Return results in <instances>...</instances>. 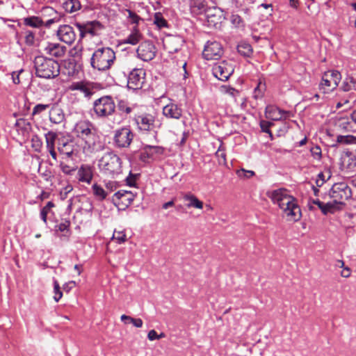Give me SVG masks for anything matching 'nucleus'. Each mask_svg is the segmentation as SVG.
I'll list each match as a JSON object with an SVG mask.
<instances>
[{
  "label": "nucleus",
  "instance_id": "27",
  "mask_svg": "<svg viewBox=\"0 0 356 356\" xmlns=\"http://www.w3.org/2000/svg\"><path fill=\"white\" fill-rule=\"evenodd\" d=\"M65 119L63 110L58 107H53L49 111V120L52 123L60 124Z\"/></svg>",
  "mask_w": 356,
  "mask_h": 356
},
{
  "label": "nucleus",
  "instance_id": "43",
  "mask_svg": "<svg viewBox=\"0 0 356 356\" xmlns=\"http://www.w3.org/2000/svg\"><path fill=\"white\" fill-rule=\"evenodd\" d=\"M54 299L56 302H58L59 300L63 296V293L60 291V288L58 284V282L56 280H54Z\"/></svg>",
  "mask_w": 356,
  "mask_h": 356
},
{
  "label": "nucleus",
  "instance_id": "12",
  "mask_svg": "<svg viewBox=\"0 0 356 356\" xmlns=\"http://www.w3.org/2000/svg\"><path fill=\"white\" fill-rule=\"evenodd\" d=\"M145 80V72L143 69L134 68L128 76L127 86L130 89L142 88Z\"/></svg>",
  "mask_w": 356,
  "mask_h": 356
},
{
  "label": "nucleus",
  "instance_id": "48",
  "mask_svg": "<svg viewBox=\"0 0 356 356\" xmlns=\"http://www.w3.org/2000/svg\"><path fill=\"white\" fill-rule=\"evenodd\" d=\"M72 190H73V187L70 184H68L63 188H62L60 191V196L61 200L66 199L68 193H70Z\"/></svg>",
  "mask_w": 356,
  "mask_h": 356
},
{
  "label": "nucleus",
  "instance_id": "40",
  "mask_svg": "<svg viewBox=\"0 0 356 356\" xmlns=\"http://www.w3.org/2000/svg\"><path fill=\"white\" fill-rule=\"evenodd\" d=\"M236 175L241 179H250L255 175V172L252 170H247L241 168L236 171Z\"/></svg>",
  "mask_w": 356,
  "mask_h": 356
},
{
  "label": "nucleus",
  "instance_id": "19",
  "mask_svg": "<svg viewBox=\"0 0 356 356\" xmlns=\"http://www.w3.org/2000/svg\"><path fill=\"white\" fill-rule=\"evenodd\" d=\"M135 195L129 191L121 190L114 194L113 200L122 209H125L134 201Z\"/></svg>",
  "mask_w": 356,
  "mask_h": 356
},
{
  "label": "nucleus",
  "instance_id": "8",
  "mask_svg": "<svg viewBox=\"0 0 356 356\" xmlns=\"http://www.w3.org/2000/svg\"><path fill=\"white\" fill-rule=\"evenodd\" d=\"M329 195L330 197L334 200L335 203L343 206L345 204V201L351 197L352 191L346 183L339 182L332 186Z\"/></svg>",
  "mask_w": 356,
  "mask_h": 356
},
{
  "label": "nucleus",
  "instance_id": "45",
  "mask_svg": "<svg viewBox=\"0 0 356 356\" xmlns=\"http://www.w3.org/2000/svg\"><path fill=\"white\" fill-rule=\"evenodd\" d=\"M118 108L120 111L129 114L132 111V108L124 100H120L118 102Z\"/></svg>",
  "mask_w": 356,
  "mask_h": 356
},
{
  "label": "nucleus",
  "instance_id": "60",
  "mask_svg": "<svg viewBox=\"0 0 356 356\" xmlns=\"http://www.w3.org/2000/svg\"><path fill=\"white\" fill-rule=\"evenodd\" d=\"M81 47L76 45L70 51V54L72 56H81Z\"/></svg>",
  "mask_w": 356,
  "mask_h": 356
},
{
  "label": "nucleus",
  "instance_id": "25",
  "mask_svg": "<svg viewBox=\"0 0 356 356\" xmlns=\"http://www.w3.org/2000/svg\"><path fill=\"white\" fill-rule=\"evenodd\" d=\"M184 201L188 202L186 204L188 208H195L198 209H202L204 207L203 202L200 200L195 195L188 193L185 194L183 197Z\"/></svg>",
  "mask_w": 356,
  "mask_h": 356
},
{
  "label": "nucleus",
  "instance_id": "24",
  "mask_svg": "<svg viewBox=\"0 0 356 356\" xmlns=\"http://www.w3.org/2000/svg\"><path fill=\"white\" fill-rule=\"evenodd\" d=\"M93 177L92 168L88 165H82L78 170L77 178L79 181L90 184Z\"/></svg>",
  "mask_w": 356,
  "mask_h": 356
},
{
  "label": "nucleus",
  "instance_id": "26",
  "mask_svg": "<svg viewBox=\"0 0 356 356\" xmlns=\"http://www.w3.org/2000/svg\"><path fill=\"white\" fill-rule=\"evenodd\" d=\"M339 92L348 93L356 92V80L351 76L346 77L343 81Z\"/></svg>",
  "mask_w": 356,
  "mask_h": 356
},
{
  "label": "nucleus",
  "instance_id": "51",
  "mask_svg": "<svg viewBox=\"0 0 356 356\" xmlns=\"http://www.w3.org/2000/svg\"><path fill=\"white\" fill-rule=\"evenodd\" d=\"M60 168L62 172L65 175H72V172L75 171V169L73 167H71L63 162L60 163Z\"/></svg>",
  "mask_w": 356,
  "mask_h": 356
},
{
  "label": "nucleus",
  "instance_id": "49",
  "mask_svg": "<svg viewBox=\"0 0 356 356\" xmlns=\"http://www.w3.org/2000/svg\"><path fill=\"white\" fill-rule=\"evenodd\" d=\"M312 156L316 160H320L321 158V149L318 146H315L310 149Z\"/></svg>",
  "mask_w": 356,
  "mask_h": 356
},
{
  "label": "nucleus",
  "instance_id": "15",
  "mask_svg": "<svg viewBox=\"0 0 356 356\" xmlns=\"http://www.w3.org/2000/svg\"><path fill=\"white\" fill-rule=\"evenodd\" d=\"M156 54V49L154 44L149 41L142 42L137 49L138 56L144 61L152 60Z\"/></svg>",
  "mask_w": 356,
  "mask_h": 356
},
{
  "label": "nucleus",
  "instance_id": "59",
  "mask_svg": "<svg viewBox=\"0 0 356 356\" xmlns=\"http://www.w3.org/2000/svg\"><path fill=\"white\" fill-rule=\"evenodd\" d=\"M225 92L227 95H229L233 97H236L240 95V92L233 88L229 87V88H225Z\"/></svg>",
  "mask_w": 356,
  "mask_h": 356
},
{
  "label": "nucleus",
  "instance_id": "56",
  "mask_svg": "<svg viewBox=\"0 0 356 356\" xmlns=\"http://www.w3.org/2000/svg\"><path fill=\"white\" fill-rule=\"evenodd\" d=\"M38 172L47 181L49 180L51 177V171L48 170H45L44 171H42V167L40 165L39 166V168H38Z\"/></svg>",
  "mask_w": 356,
  "mask_h": 356
},
{
  "label": "nucleus",
  "instance_id": "3",
  "mask_svg": "<svg viewBox=\"0 0 356 356\" xmlns=\"http://www.w3.org/2000/svg\"><path fill=\"white\" fill-rule=\"evenodd\" d=\"M34 67L37 76L44 79H53L60 74L59 63L44 56H36L34 60Z\"/></svg>",
  "mask_w": 356,
  "mask_h": 356
},
{
  "label": "nucleus",
  "instance_id": "55",
  "mask_svg": "<svg viewBox=\"0 0 356 356\" xmlns=\"http://www.w3.org/2000/svg\"><path fill=\"white\" fill-rule=\"evenodd\" d=\"M30 124L29 122H26L24 119H19L16 121L15 127L19 129H26L27 127H29Z\"/></svg>",
  "mask_w": 356,
  "mask_h": 356
},
{
  "label": "nucleus",
  "instance_id": "17",
  "mask_svg": "<svg viewBox=\"0 0 356 356\" xmlns=\"http://www.w3.org/2000/svg\"><path fill=\"white\" fill-rule=\"evenodd\" d=\"M76 26L80 31L81 38L84 37L86 33L92 35H98L103 28L102 24L97 21H92L86 24L76 23Z\"/></svg>",
  "mask_w": 356,
  "mask_h": 356
},
{
  "label": "nucleus",
  "instance_id": "57",
  "mask_svg": "<svg viewBox=\"0 0 356 356\" xmlns=\"http://www.w3.org/2000/svg\"><path fill=\"white\" fill-rule=\"evenodd\" d=\"M271 125H273V123L270 122L262 121L261 122V128L262 131L264 132L268 133L270 134V136L272 137V134L269 130V127Z\"/></svg>",
  "mask_w": 356,
  "mask_h": 356
},
{
  "label": "nucleus",
  "instance_id": "32",
  "mask_svg": "<svg viewBox=\"0 0 356 356\" xmlns=\"http://www.w3.org/2000/svg\"><path fill=\"white\" fill-rule=\"evenodd\" d=\"M92 190L94 195L99 200H104L108 195V192L97 184L92 185Z\"/></svg>",
  "mask_w": 356,
  "mask_h": 356
},
{
  "label": "nucleus",
  "instance_id": "31",
  "mask_svg": "<svg viewBox=\"0 0 356 356\" xmlns=\"http://www.w3.org/2000/svg\"><path fill=\"white\" fill-rule=\"evenodd\" d=\"M144 149L148 157L151 158L161 155L164 153V149L160 146L146 145L144 147Z\"/></svg>",
  "mask_w": 356,
  "mask_h": 356
},
{
  "label": "nucleus",
  "instance_id": "22",
  "mask_svg": "<svg viewBox=\"0 0 356 356\" xmlns=\"http://www.w3.org/2000/svg\"><path fill=\"white\" fill-rule=\"evenodd\" d=\"M339 92L337 94V97L339 98V101L337 103V108H340L342 106H346V108H351L353 105V103L356 102V92H349L346 94L341 93Z\"/></svg>",
  "mask_w": 356,
  "mask_h": 356
},
{
  "label": "nucleus",
  "instance_id": "62",
  "mask_svg": "<svg viewBox=\"0 0 356 356\" xmlns=\"http://www.w3.org/2000/svg\"><path fill=\"white\" fill-rule=\"evenodd\" d=\"M351 275V270L348 267H344L341 273V275L343 277L348 278Z\"/></svg>",
  "mask_w": 356,
  "mask_h": 356
},
{
  "label": "nucleus",
  "instance_id": "50",
  "mask_svg": "<svg viewBox=\"0 0 356 356\" xmlns=\"http://www.w3.org/2000/svg\"><path fill=\"white\" fill-rule=\"evenodd\" d=\"M70 225V222L69 220H65L63 222L56 226V230L60 232L67 231L69 229Z\"/></svg>",
  "mask_w": 356,
  "mask_h": 356
},
{
  "label": "nucleus",
  "instance_id": "52",
  "mask_svg": "<svg viewBox=\"0 0 356 356\" xmlns=\"http://www.w3.org/2000/svg\"><path fill=\"white\" fill-rule=\"evenodd\" d=\"M49 107L48 104H37L33 110V115H36L45 111Z\"/></svg>",
  "mask_w": 356,
  "mask_h": 356
},
{
  "label": "nucleus",
  "instance_id": "37",
  "mask_svg": "<svg viewBox=\"0 0 356 356\" xmlns=\"http://www.w3.org/2000/svg\"><path fill=\"white\" fill-rule=\"evenodd\" d=\"M225 149L223 147V145L221 143L216 152V156L218 159V163L221 165L226 164V154H225Z\"/></svg>",
  "mask_w": 356,
  "mask_h": 356
},
{
  "label": "nucleus",
  "instance_id": "44",
  "mask_svg": "<svg viewBox=\"0 0 356 356\" xmlns=\"http://www.w3.org/2000/svg\"><path fill=\"white\" fill-rule=\"evenodd\" d=\"M113 239L118 243H122L126 241L127 236L124 231H115L113 235Z\"/></svg>",
  "mask_w": 356,
  "mask_h": 356
},
{
  "label": "nucleus",
  "instance_id": "30",
  "mask_svg": "<svg viewBox=\"0 0 356 356\" xmlns=\"http://www.w3.org/2000/svg\"><path fill=\"white\" fill-rule=\"evenodd\" d=\"M142 39V35L136 26H134L131 33L124 40V43L133 45L138 43Z\"/></svg>",
  "mask_w": 356,
  "mask_h": 356
},
{
  "label": "nucleus",
  "instance_id": "13",
  "mask_svg": "<svg viewBox=\"0 0 356 356\" xmlns=\"http://www.w3.org/2000/svg\"><path fill=\"white\" fill-rule=\"evenodd\" d=\"M233 72V65L225 60L217 63L213 67V75L221 81H227Z\"/></svg>",
  "mask_w": 356,
  "mask_h": 356
},
{
  "label": "nucleus",
  "instance_id": "41",
  "mask_svg": "<svg viewBox=\"0 0 356 356\" xmlns=\"http://www.w3.org/2000/svg\"><path fill=\"white\" fill-rule=\"evenodd\" d=\"M120 318L121 321H124V319H129V322L132 323L136 327H141L143 324L142 319L134 318L125 314L122 315Z\"/></svg>",
  "mask_w": 356,
  "mask_h": 356
},
{
  "label": "nucleus",
  "instance_id": "61",
  "mask_svg": "<svg viewBox=\"0 0 356 356\" xmlns=\"http://www.w3.org/2000/svg\"><path fill=\"white\" fill-rule=\"evenodd\" d=\"M325 180L324 175L322 172L319 173L318 175V179L316 181L317 186L321 187L325 183Z\"/></svg>",
  "mask_w": 356,
  "mask_h": 356
},
{
  "label": "nucleus",
  "instance_id": "23",
  "mask_svg": "<svg viewBox=\"0 0 356 356\" xmlns=\"http://www.w3.org/2000/svg\"><path fill=\"white\" fill-rule=\"evenodd\" d=\"M163 114L168 118L179 119L182 115V110L175 104H168L163 108Z\"/></svg>",
  "mask_w": 356,
  "mask_h": 356
},
{
  "label": "nucleus",
  "instance_id": "9",
  "mask_svg": "<svg viewBox=\"0 0 356 356\" xmlns=\"http://www.w3.org/2000/svg\"><path fill=\"white\" fill-rule=\"evenodd\" d=\"M99 84L90 81H76L72 83L68 89L70 91L78 90L83 93L85 97L90 98L100 90Z\"/></svg>",
  "mask_w": 356,
  "mask_h": 356
},
{
  "label": "nucleus",
  "instance_id": "53",
  "mask_svg": "<svg viewBox=\"0 0 356 356\" xmlns=\"http://www.w3.org/2000/svg\"><path fill=\"white\" fill-rule=\"evenodd\" d=\"M231 22H232V23L234 25H235L236 26H240L243 23L242 18L241 17V16H239L237 14H232V16H231Z\"/></svg>",
  "mask_w": 356,
  "mask_h": 356
},
{
  "label": "nucleus",
  "instance_id": "46",
  "mask_svg": "<svg viewBox=\"0 0 356 356\" xmlns=\"http://www.w3.org/2000/svg\"><path fill=\"white\" fill-rule=\"evenodd\" d=\"M355 139V137L353 136H338L337 138V142L338 143H343V144H350L353 142V140Z\"/></svg>",
  "mask_w": 356,
  "mask_h": 356
},
{
  "label": "nucleus",
  "instance_id": "63",
  "mask_svg": "<svg viewBox=\"0 0 356 356\" xmlns=\"http://www.w3.org/2000/svg\"><path fill=\"white\" fill-rule=\"evenodd\" d=\"M147 338L150 341L158 339V334L154 330H151L147 334Z\"/></svg>",
  "mask_w": 356,
  "mask_h": 356
},
{
  "label": "nucleus",
  "instance_id": "54",
  "mask_svg": "<svg viewBox=\"0 0 356 356\" xmlns=\"http://www.w3.org/2000/svg\"><path fill=\"white\" fill-rule=\"evenodd\" d=\"M262 95H263V90L261 88V83L259 82V84L257 85V86L254 90L253 97L255 99H259V98L261 97Z\"/></svg>",
  "mask_w": 356,
  "mask_h": 356
},
{
  "label": "nucleus",
  "instance_id": "28",
  "mask_svg": "<svg viewBox=\"0 0 356 356\" xmlns=\"http://www.w3.org/2000/svg\"><path fill=\"white\" fill-rule=\"evenodd\" d=\"M74 150V142L72 140L62 141L59 144L58 151L60 154H65L70 158L72 156Z\"/></svg>",
  "mask_w": 356,
  "mask_h": 356
},
{
  "label": "nucleus",
  "instance_id": "6",
  "mask_svg": "<svg viewBox=\"0 0 356 356\" xmlns=\"http://www.w3.org/2000/svg\"><path fill=\"white\" fill-rule=\"evenodd\" d=\"M341 79V73L337 70H328L324 72L318 86L320 92L325 95L331 93L337 89Z\"/></svg>",
  "mask_w": 356,
  "mask_h": 356
},
{
  "label": "nucleus",
  "instance_id": "39",
  "mask_svg": "<svg viewBox=\"0 0 356 356\" xmlns=\"http://www.w3.org/2000/svg\"><path fill=\"white\" fill-rule=\"evenodd\" d=\"M54 204L52 202H48L47 204L41 209L40 217L44 223H47V217L51 209L54 207Z\"/></svg>",
  "mask_w": 356,
  "mask_h": 356
},
{
  "label": "nucleus",
  "instance_id": "35",
  "mask_svg": "<svg viewBox=\"0 0 356 356\" xmlns=\"http://www.w3.org/2000/svg\"><path fill=\"white\" fill-rule=\"evenodd\" d=\"M154 23L159 29L168 26L167 21L163 18V17L161 13H155L154 17Z\"/></svg>",
  "mask_w": 356,
  "mask_h": 356
},
{
  "label": "nucleus",
  "instance_id": "64",
  "mask_svg": "<svg viewBox=\"0 0 356 356\" xmlns=\"http://www.w3.org/2000/svg\"><path fill=\"white\" fill-rule=\"evenodd\" d=\"M22 70H20L18 74H16V72H13L12 74L13 76V81L15 84H19L20 83L19 80V73L22 72Z\"/></svg>",
  "mask_w": 356,
  "mask_h": 356
},
{
  "label": "nucleus",
  "instance_id": "10",
  "mask_svg": "<svg viewBox=\"0 0 356 356\" xmlns=\"http://www.w3.org/2000/svg\"><path fill=\"white\" fill-rule=\"evenodd\" d=\"M134 134L128 127H122L115 131L113 143L118 148H127L131 145Z\"/></svg>",
  "mask_w": 356,
  "mask_h": 356
},
{
  "label": "nucleus",
  "instance_id": "21",
  "mask_svg": "<svg viewBox=\"0 0 356 356\" xmlns=\"http://www.w3.org/2000/svg\"><path fill=\"white\" fill-rule=\"evenodd\" d=\"M66 51V47L59 43L54 42H47L43 49V51L45 54L55 58L63 57Z\"/></svg>",
  "mask_w": 356,
  "mask_h": 356
},
{
  "label": "nucleus",
  "instance_id": "7",
  "mask_svg": "<svg viewBox=\"0 0 356 356\" xmlns=\"http://www.w3.org/2000/svg\"><path fill=\"white\" fill-rule=\"evenodd\" d=\"M115 104L111 96H103L93 102V111L98 118H108L115 111Z\"/></svg>",
  "mask_w": 356,
  "mask_h": 356
},
{
  "label": "nucleus",
  "instance_id": "34",
  "mask_svg": "<svg viewBox=\"0 0 356 356\" xmlns=\"http://www.w3.org/2000/svg\"><path fill=\"white\" fill-rule=\"evenodd\" d=\"M56 137V134L53 131H49L45 134L46 147L47 149L54 148Z\"/></svg>",
  "mask_w": 356,
  "mask_h": 356
},
{
  "label": "nucleus",
  "instance_id": "33",
  "mask_svg": "<svg viewBox=\"0 0 356 356\" xmlns=\"http://www.w3.org/2000/svg\"><path fill=\"white\" fill-rule=\"evenodd\" d=\"M343 205L337 204L333 200L332 202H327L324 204L323 208H321V211L323 214H327V213H333L335 210L341 209Z\"/></svg>",
  "mask_w": 356,
  "mask_h": 356
},
{
  "label": "nucleus",
  "instance_id": "38",
  "mask_svg": "<svg viewBox=\"0 0 356 356\" xmlns=\"http://www.w3.org/2000/svg\"><path fill=\"white\" fill-rule=\"evenodd\" d=\"M23 33L26 44L28 46L33 45L35 43V33L30 30H25Z\"/></svg>",
  "mask_w": 356,
  "mask_h": 356
},
{
  "label": "nucleus",
  "instance_id": "4",
  "mask_svg": "<svg viewBox=\"0 0 356 356\" xmlns=\"http://www.w3.org/2000/svg\"><path fill=\"white\" fill-rule=\"evenodd\" d=\"M115 60V53L110 47H101L96 49L90 58V65L99 71L109 70Z\"/></svg>",
  "mask_w": 356,
  "mask_h": 356
},
{
  "label": "nucleus",
  "instance_id": "11",
  "mask_svg": "<svg viewBox=\"0 0 356 356\" xmlns=\"http://www.w3.org/2000/svg\"><path fill=\"white\" fill-rule=\"evenodd\" d=\"M156 113L153 112L139 115L135 120L140 130L152 131L156 127Z\"/></svg>",
  "mask_w": 356,
  "mask_h": 356
},
{
  "label": "nucleus",
  "instance_id": "42",
  "mask_svg": "<svg viewBox=\"0 0 356 356\" xmlns=\"http://www.w3.org/2000/svg\"><path fill=\"white\" fill-rule=\"evenodd\" d=\"M191 7L193 9V12H195V8L200 12H202L204 10L205 5L204 3V0H191Z\"/></svg>",
  "mask_w": 356,
  "mask_h": 356
},
{
  "label": "nucleus",
  "instance_id": "14",
  "mask_svg": "<svg viewBox=\"0 0 356 356\" xmlns=\"http://www.w3.org/2000/svg\"><path fill=\"white\" fill-rule=\"evenodd\" d=\"M221 44L216 41L208 42L204 47L202 55L206 60H217L222 55Z\"/></svg>",
  "mask_w": 356,
  "mask_h": 356
},
{
  "label": "nucleus",
  "instance_id": "47",
  "mask_svg": "<svg viewBox=\"0 0 356 356\" xmlns=\"http://www.w3.org/2000/svg\"><path fill=\"white\" fill-rule=\"evenodd\" d=\"M238 51L241 54L249 56L252 51L251 47L248 44H241L238 46Z\"/></svg>",
  "mask_w": 356,
  "mask_h": 356
},
{
  "label": "nucleus",
  "instance_id": "29",
  "mask_svg": "<svg viewBox=\"0 0 356 356\" xmlns=\"http://www.w3.org/2000/svg\"><path fill=\"white\" fill-rule=\"evenodd\" d=\"M63 9L68 13H74L81 8V4L79 0H67L63 3Z\"/></svg>",
  "mask_w": 356,
  "mask_h": 356
},
{
  "label": "nucleus",
  "instance_id": "36",
  "mask_svg": "<svg viewBox=\"0 0 356 356\" xmlns=\"http://www.w3.org/2000/svg\"><path fill=\"white\" fill-rule=\"evenodd\" d=\"M124 12L127 13V19L129 20L130 23L135 24V26L137 27L139 22L142 20L141 17L129 9H126Z\"/></svg>",
  "mask_w": 356,
  "mask_h": 356
},
{
  "label": "nucleus",
  "instance_id": "58",
  "mask_svg": "<svg viewBox=\"0 0 356 356\" xmlns=\"http://www.w3.org/2000/svg\"><path fill=\"white\" fill-rule=\"evenodd\" d=\"M118 187V184L115 181H109L108 182H107L106 184V191L108 193H111L113 191H114L115 190H116Z\"/></svg>",
  "mask_w": 356,
  "mask_h": 356
},
{
  "label": "nucleus",
  "instance_id": "16",
  "mask_svg": "<svg viewBox=\"0 0 356 356\" xmlns=\"http://www.w3.org/2000/svg\"><path fill=\"white\" fill-rule=\"evenodd\" d=\"M56 35L60 41L67 44H72L75 41L76 37L73 27L67 24L60 26L57 30Z\"/></svg>",
  "mask_w": 356,
  "mask_h": 356
},
{
  "label": "nucleus",
  "instance_id": "1",
  "mask_svg": "<svg viewBox=\"0 0 356 356\" xmlns=\"http://www.w3.org/2000/svg\"><path fill=\"white\" fill-rule=\"evenodd\" d=\"M273 204L282 210L286 220L297 222L300 220L302 213L297 200L285 188H279L267 193Z\"/></svg>",
  "mask_w": 356,
  "mask_h": 356
},
{
  "label": "nucleus",
  "instance_id": "20",
  "mask_svg": "<svg viewBox=\"0 0 356 356\" xmlns=\"http://www.w3.org/2000/svg\"><path fill=\"white\" fill-rule=\"evenodd\" d=\"M266 117L271 120L278 121L289 118L291 113L274 106H268L266 108Z\"/></svg>",
  "mask_w": 356,
  "mask_h": 356
},
{
  "label": "nucleus",
  "instance_id": "18",
  "mask_svg": "<svg viewBox=\"0 0 356 356\" xmlns=\"http://www.w3.org/2000/svg\"><path fill=\"white\" fill-rule=\"evenodd\" d=\"M60 20V16L56 15L53 18L48 19L45 23L39 17L32 16L24 19V24L33 28H40L43 25L46 27H50L51 24L58 23Z\"/></svg>",
  "mask_w": 356,
  "mask_h": 356
},
{
  "label": "nucleus",
  "instance_id": "2",
  "mask_svg": "<svg viewBox=\"0 0 356 356\" xmlns=\"http://www.w3.org/2000/svg\"><path fill=\"white\" fill-rule=\"evenodd\" d=\"M74 131L76 136L84 142L85 152L92 153L103 149L104 145L100 138L97 134L92 124L88 120L78 122L74 128Z\"/></svg>",
  "mask_w": 356,
  "mask_h": 356
},
{
  "label": "nucleus",
  "instance_id": "5",
  "mask_svg": "<svg viewBox=\"0 0 356 356\" xmlns=\"http://www.w3.org/2000/svg\"><path fill=\"white\" fill-rule=\"evenodd\" d=\"M121 159L112 152L105 153L99 161L101 171L107 175L118 174L121 171Z\"/></svg>",
  "mask_w": 356,
  "mask_h": 356
}]
</instances>
